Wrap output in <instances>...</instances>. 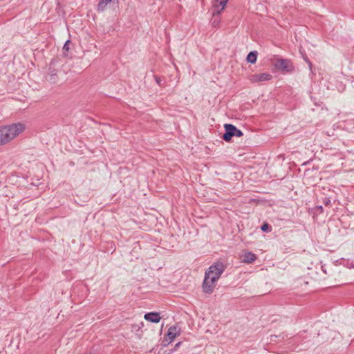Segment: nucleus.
Masks as SVG:
<instances>
[{
  "mask_svg": "<svg viewBox=\"0 0 354 354\" xmlns=\"http://www.w3.org/2000/svg\"><path fill=\"white\" fill-rule=\"evenodd\" d=\"M23 123H13L0 127V146L6 144L25 130Z\"/></svg>",
  "mask_w": 354,
  "mask_h": 354,
  "instance_id": "1",
  "label": "nucleus"
},
{
  "mask_svg": "<svg viewBox=\"0 0 354 354\" xmlns=\"http://www.w3.org/2000/svg\"><path fill=\"white\" fill-rule=\"evenodd\" d=\"M225 270V266L221 261H217L209 267L205 275L208 276L213 281H216Z\"/></svg>",
  "mask_w": 354,
  "mask_h": 354,
  "instance_id": "2",
  "label": "nucleus"
},
{
  "mask_svg": "<svg viewBox=\"0 0 354 354\" xmlns=\"http://www.w3.org/2000/svg\"><path fill=\"white\" fill-rule=\"evenodd\" d=\"M224 129L225 133L221 138L226 142H230L232 137L240 138L243 135V132L232 124H225Z\"/></svg>",
  "mask_w": 354,
  "mask_h": 354,
  "instance_id": "3",
  "label": "nucleus"
},
{
  "mask_svg": "<svg viewBox=\"0 0 354 354\" xmlns=\"http://www.w3.org/2000/svg\"><path fill=\"white\" fill-rule=\"evenodd\" d=\"M275 68L284 73H292L295 71L292 62L288 59H279L274 64Z\"/></svg>",
  "mask_w": 354,
  "mask_h": 354,
  "instance_id": "4",
  "label": "nucleus"
},
{
  "mask_svg": "<svg viewBox=\"0 0 354 354\" xmlns=\"http://www.w3.org/2000/svg\"><path fill=\"white\" fill-rule=\"evenodd\" d=\"M180 334V329L177 326H171L165 334L164 339L165 342H167V344H169Z\"/></svg>",
  "mask_w": 354,
  "mask_h": 354,
  "instance_id": "5",
  "label": "nucleus"
},
{
  "mask_svg": "<svg viewBox=\"0 0 354 354\" xmlns=\"http://www.w3.org/2000/svg\"><path fill=\"white\" fill-rule=\"evenodd\" d=\"M272 78L271 74L268 73H263L259 74H253L249 77V80L252 83H259L266 81H269Z\"/></svg>",
  "mask_w": 354,
  "mask_h": 354,
  "instance_id": "6",
  "label": "nucleus"
},
{
  "mask_svg": "<svg viewBox=\"0 0 354 354\" xmlns=\"http://www.w3.org/2000/svg\"><path fill=\"white\" fill-rule=\"evenodd\" d=\"M216 281H213L208 276L205 275V278L203 282L202 288L203 292L206 294L212 293L214 288H215Z\"/></svg>",
  "mask_w": 354,
  "mask_h": 354,
  "instance_id": "7",
  "label": "nucleus"
},
{
  "mask_svg": "<svg viewBox=\"0 0 354 354\" xmlns=\"http://www.w3.org/2000/svg\"><path fill=\"white\" fill-rule=\"evenodd\" d=\"M111 3L118 6L119 0H100L96 10L98 12H103L106 9L107 6Z\"/></svg>",
  "mask_w": 354,
  "mask_h": 354,
  "instance_id": "8",
  "label": "nucleus"
},
{
  "mask_svg": "<svg viewBox=\"0 0 354 354\" xmlns=\"http://www.w3.org/2000/svg\"><path fill=\"white\" fill-rule=\"evenodd\" d=\"M144 318L146 321L151 323L157 324L161 319L160 313L159 312H149L145 313Z\"/></svg>",
  "mask_w": 354,
  "mask_h": 354,
  "instance_id": "9",
  "label": "nucleus"
},
{
  "mask_svg": "<svg viewBox=\"0 0 354 354\" xmlns=\"http://www.w3.org/2000/svg\"><path fill=\"white\" fill-rule=\"evenodd\" d=\"M257 259V256L252 252H247L243 256L242 261L246 263H253Z\"/></svg>",
  "mask_w": 354,
  "mask_h": 354,
  "instance_id": "10",
  "label": "nucleus"
},
{
  "mask_svg": "<svg viewBox=\"0 0 354 354\" xmlns=\"http://www.w3.org/2000/svg\"><path fill=\"white\" fill-rule=\"evenodd\" d=\"M221 10H216L213 12V18L212 19V25L216 28L220 24L221 17H220Z\"/></svg>",
  "mask_w": 354,
  "mask_h": 354,
  "instance_id": "11",
  "label": "nucleus"
},
{
  "mask_svg": "<svg viewBox=\"0 0 354 354\" xmlns=\"http://www.w3.org/2000/svg\"><path fill=\"white\" fill-rule=\"evenodd\" d=\"M258 53L256 50L250 52L246 57V61L250 64H254L257 62Z\"/></svg>",
  "mask_w": 354,
  "mask_h": 354,
  "instance_id": "12",
  "label": "nucleus"
},
{
  "mask_svg": "<svg viewBox=\"0 0 354 354\" xmlns=\"http://www.w3.org/2000/svg\"><path fill=\"white\" fill-rule=\"evenodd\" d=\"M218 4H215L214 6V8H215V10H221V12L224 9V8L225 7L228 0H216Z\"/></svg>",
  "mask_w": 354,
  "mask_h": 354,
  "instance_id": "13",
  "label": "nucleus"
},
{
  "mask_svg": "<svg viewBox=\"0 0 354 354\" xmlns=\"http://www.w3.org/2000/svg\"><path fill=\"white\" fill-rule=\"evenodd\" d=\"M71 44V41L70 39L66 40V42L64 43V46H63V48H62L64 56H65V57L68 56V51L70 49Z\"/></svg>",
  "mask_w": 354,
  "mask_h": 354,
  "instance_id": "14",
  "label": "nucleus"
},
{
  "mask_svg": "<svg viewBox=\"0 0 354 354\" xmlns=\"http://www.w3.org/2000/svg\"><path fill=\"white\" fill-rule=\"evenodd\" d=\"M261 230L263 232H270L272 231V226L268 223L264 222L261 226Z\"/></svg>",
  "mask_w": 354,
  "mask_h": 354,
  "instance_id": "15",
  "label": "nucleus"
},
{
  "mask_svg": "<svg viewBox=\"0 0 354 354\" xmlns=\"http://www.w3.org/2000/svg\"><path fill=\"white\" fill-rule=\"evenodd\" d=\"M300 53H301V54L302 55V57H303L304 60L307 63L309 68L311 70L312 69V66H313L312 62L308 59V57H307L306 53H302L301 50H300Z\"/></svg>",
  "mask_w": 354,
  "mask_h": 354,
  "instance_id": "16",
  "label": "nucleus"
},
{
  "mask_svg": "<svg viewBox=\"0 0 354 354\" xmlns=\"http://www.w3.org/2000/svg\"><path fill=\"white\" fill-rule=\"evenodd\" d=\"M49 70H50V80L53 81V82H55V77L57 75V71L55 69L51 70L50 68H49Z\"/></svg>",
  "mask_w": 354,
  "mask_h": 354,
  "instance_id": "17",
  "label": "nucleus"
},
{
  "mask_svg": "<svg viewBox=\"0 0 354 354\" xmlns=\"http://www.w3.org/2000/svg\"><path fill=\"white\" fill-rule=\"evenodd\" d=\"M323 203L325 205V206H330L331 205V199L330 197H324L323 198Z\"/></svg>",
  "mask_w": 354,
  "mask_h": 354,
  "instance_id": "18",
  "label": "nucleus"
},
{
  "mask_svg": "<svg viewBox=\"0 0 354 354\" xmlns=\"http://www.w3.org/2000/svg\"><path fill=\"white\" fill-rule=\"evenodd\" d=\"M154 79L158 85H159L160 86H164V84L162 82V80H161V78L160 77L156 75V76H154Z\"/></svg>",
  "mask_w": 354,
  "mask_h": 354,
  "instance_id": "19",
  "label": "nucleus"
},
{
  "mask_svg": "<svg viewBox=\"0 0 354 354\" xmlns=\"http://www.w3.org/2000/svg\"><path fill=\"white\" fill-rule=\"evenodd\" d=\"M181 344H182V343H181L180 342H179L176 343V344L174 345V348H173L172 349H171V351H170V352L169 353V354H170V353H173V352L176 351V350L180 347V346L181 345Z\"/></svg>",
  "mask_w": 354,
  "mask_h": 354,
  "instance_id": "20",
  "label": "nucleus"
},
{
  "mask_svg": "<svg viewBox=\"0 0 354 354\" xmlns=\"http://www.w3.org/2000/svg\"><path fill=\"white\" fill-rule=\"evenodd\" d=\"M347 266L350 268H354V262L352 261V262L350 263L349 261H348L347 262Z\"/></svg>",
  "mask_w": 354,
  "mask_h": 354,
  "instance_id": "21",
  "label": "nucleus"
},
{
  "mask_svg": "<svg viewBox=\"0 0 354 354\" xmlns=\"http://www.w3.org/2000/svg\"><path fill=\"white\" fill-rule=\"evenodd\" d=\"M315 208H316L317 210H319L320 212H322V211H323V207H322V205L316 206Z\"/></svg>",
  "mask_w": 354,
  "mask_h": 354,
  "instance_id": "22",
  "label": "nucleus"
},
{
  "mask_svg": "<svg viewBox=\"0 0 354 354\" xmlns=\"http://www.w3.org/2000/svg\"><path fill=\"white\" fill-rule=\"evenodd\" d=\"M322 270H323V272H324V273H326V269L324 268V266H322Z\"/></svg>",
  "mask_w": 354,
  "mask_h": 354,
  "instance_id": "23",
  "label": "nucleus"
}]
</instances>
